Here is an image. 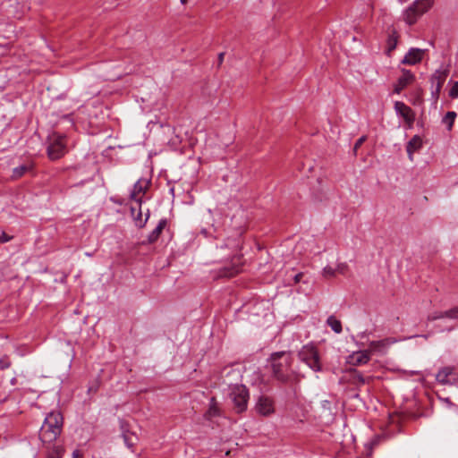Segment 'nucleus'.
<instances>
[{"label":"nucleus","instance_id":"obj_19","mask_svg":"<svg viewBox=\"0 0 458 458\" xmlns=\"http://www.w3.org/2000/svg\"><path fill=\"white\" fill-rule=\"evenodd\" d=\"M167 225V220L165 218L161 219L157 227L148 234V243H154L157 241L160 234L162 233L163 230Z\"/></svg>","mask_w":458,"mask_h":458},{"label":"nucleus","instance_id":"obj_17","mask_svg":"<svg viewBox=\"0 0 458 458\" xmlns=\"http://www.w3.org/2000/svg\"><path fill=\"white\" fill-rule=\"evenodd\" d=\"M444 318H458V307L453 308L446 311H436L430 314L428 319L434 321Z\"/></svg>","mask_w":458,"mask_h":458},{"label":"nucleus","instance_id":"obj_24","mask_svg":"<svg viewBox=\"0 0 458 458\" xmlns=\"http://www.w3.org/2000/svg\"><path fill=\"white\" fill-rule=\"evenodd\" d=\"M457 114L454 111H448L442 119V123L446 126V128L450 131L454 125V120Z\"/></svg>","mask_w":458,"mask_h":458},{"label":"nucleus","instance_id":"obj_33","mask_svg":"<svg viewBox=\"0 0 458 458\" xmlns=\"http://www.w3.org/2000/svg\"><path fill=\"white\" fill-rule=\"evenodd\" d=\"M11 240V237L8 236L6 233H3L0 234V243L7 242Z\"/></svg>","mask_w":458,"mask_h":458},{"label":"nucleus","instance_id":"obj_35","mask_svg":"<svg viewBox=\"0 0 458 458\" xmlns=\"http://www.w3.org/2000/svg\"><path fill=\"white\" fill-rule=\"evenodd\" d=\"M72 458H81V454L79 450H74L72 453Z\"/></svg>","mask_w":458,"mask_h":458},{"label":"nucleus","instance_id":"obj_38","mask_svg":"<svg viewBox=\"0 0 458 458\" xmlns=\"http://www.w3.org/2000/svg\"><path fill=\"white\" fill-rule=\"evenodd\" d=\"M357 378H358V380H359L360 382H361L362 384H364V383H365V379H364V377H362V375H360H360H358Z\"/></svg>","mask_w":458,"mask_h":458},{"label":"nucleus","instance_id":"obj_12","mask_svg":"<svg viewBox=\"0 0 458 458\" xmlns=\"http://www.w3.org/2000/svg\"><path fill=\"white\" fill-rule=\"evenodd\" d=\"M396 342L397 340L393 337H387L378 341H371L369 344L368 350L369 351L370 354H384L386 352L388 348Z\"/></svg>","mask_w":458,"mask_h":458},{"label":"nucleus","instance_id":"obj_3","mask_svg":"<svg viewBox=\"0 0 458 458\" xmlns=\"http://www.w3.org/2000/svg\"><path fill=\"white\" fill-rule=\"evenodd\" d=\"M229 395L236 412L241 413L247 410L250 394L244 385L236 383L230 386Z\"/></svg>","mask_w":458,"mask_h":458},{"label":"nucleus","instance_id":"obj_1","mask_svg":"<svg viewBox=\"0 0 458 458\" xmlns=\"http://www.w3.org/2000/svg\"><path fill=\"white\" fill-rule=\"evenodd\" d=\"M63 416L59 411H51L45 418L39 430V437L43 443H53L62 432Z\"/></svg>","mask_w":458,"mask_h":458},{"label":"nucleus","instance_id":"obj_22","mask_svg":"<svg viewBox=\"0 0 458 458\" xmlns=\"http://www.w3.org/2000/svg\"><path fill=\"white\" fill-rule=\"evenodd\" d=\"M220 415V410L215 397L210 399L209 408L206 412L207 419H212Z\"/></svg>","mask_w":458,"mask_h":458},{"label":"nucleus","instance_id":"obj_7","mask_svg":"<svg viewBox=\"0 0 458 458\" xmlns=\"http://www.w3.org/2000/svg\"><path fill=\"white\" fill-rule=\"evenodd\" d=\"M448 74L449 71L447 69H438L431 76V96L435 102H437L439 98L440 91Z\"/></svg>","mask_w":458,"mask_h":458},{"label":"nucleus","instance_id":"obj_18","mask_svg":"<svg viewBox=\"0 0 458 458\" xmlns=\"http://www.w3.org/2000/svg\"><path fill=\"white\" fill-rule=\"evenodd\" d=\"M231 376L235 377V379H238L241 377L240 370L233 369V367H226L221 372V377L224 380L223 383L227 385L229 387L234 385L229 379V377Z\"/></svg>","mask_w":458,"mask_h":458},{"label":"nucleus","instance_id":"obj_14","mask_svg":"<svg viewBox=\"0 0 458 458\" xmlns=\"http://www.w3.org/2000/svg\"><path fill=\"white\" fill-rule=\"evenodd\" d=\"M394 110L396 114L403 117L405 123H407L409 125L413 123L415 119L414 112L406 104L401 101H396L394 103Z\"/></svg>","mask_w":458,"mask_h":458},{"label":"nucleus","instance_id":"obj_5","mask_svg":"<svg viewBox=\"0 0 458 458\" xmlns=\"http://www.w3.org/2000/svg\"><path fill=\"white\" fill-rule=\"evenodd\" d=\"M433 4V0H416L403 13V20L409 25L414 24L418 19Z\"/></svg>","mask_w":458,"mask_h":458},{"label":"nucleus","instance_id":"obj_8","mask_svg":"<svg viewBox=\"0 0 458 458\" xmlns=\"http://www.w3.org/2000/svg\"><path fill=\"white\" fill-rule=\"evenodd\" d=\"M255 411L264 417H268L275 413V402L270 396L261 394L257 398Z\"/></svg>","mask_w":458,"mask_h":458},{"label":"nucleus","instance_id":"obj_20","mask_svg":"<svg viewBox=\"0 0 458 458\" xmlns=\"http://www.w3.org/2000/svg\"><path fill=\"white\" fill-rule=\"evenodd\" d=\"M131 213L133 216V219H134V222H135V225L140 227V228H142L145 226L148 217H149V213L148 212L145 216V218L142 217V212L140 210V206H139V209L137 210L135 208H131Z\"/></svg>","mask_w":458,"mask_h":458},{"label":"nucleus","instance_id":"obj_10","mask_svg":"<svg viewBox=\"0 0 458 458\" xmlns=\"http://www.w3.org/2000/svg\"><path fill=\"white\" fill-rule=\"evenodd\" d=\"M242 257L233 256L231 264L218 270V277H233L242 271Z\"/></svg>","mask_w":458,"mask_h":458},{"label":"nucleus","instance_id":"obj_39","mask_svg":"<svg viewBox=\"0 0 458 458\" xmlns=\"http://www.w3.org/2000/svg\"><path fill=\"white\" fill-rule=\"evenodd\" d=\"M182 4H185L188 0H180Z\"/></svg>","mask_w":458,"mask_h":458},{"label":"nucleus","instance_id":"obj_15","mask_svg":"<svg viewBox=\"0 0 458 458\" xmlns=\"http://www.w3.org/2000/svg\"><path fill=\"white\" fill-rule=\"evenodd\" d=\"M370 356L371 354L368 349L354 352L348 357V363L353 366H361L369 362V360H370Z\"/></svg>","mask_w":458,"mask_h":458},{"label":"nucleus","instance_id":"obj_26","mask_svg":"<svg viewBox=\"0 0 458 458\" xmlns=\"http://www.w3.org/2000/svg\"><path fill=\"white\" fill-rule=\"evenodd\" d=\"M397 43H398V35L395 31H393L391 34H389L388 39H387L388 52L393 51L396 47Z\"/></svg>","mask_w":458,"mask_h":458},{"label":"nucleus","instance_id":"obj_21","mask_svg":"<svg viewBox=\"0 0 458 458\" xmlns=\"http://www.w3.org/2000/svg\"><path fill=\"white\" fill-rule=\"evenodd\" d=\"M422 146V140L419 136H414L407 144L406 150L410 157V159H412V154L416 150L420 149Z\"/></svg>","mask_w":458,"mask_h":458},{"label":"nucleus","instance_id":"obj_11","mask_svg":"<svg viewBox=\"0 0 458 458\" xmlns=\"http://www.w3.org/2000/svg\"><path fill=\"white\" fill-rule=\"evenodd\" d=\"M436 379L442 385H452L458 381V374L453 367H444L437 373Z\"/></svg>","mask_w":458,"mask_h":458},{"label":"nucleus","instance_id":"obj_25","mask_svg":"<svg viewBox=\"0 0 458 458\" xmlns=\"http://www.w3.org/2000/svg\"><path fill=\"white\" fill-rule=\"evenodd\" d=\"M64 454V448L62 445H54L47 458H62Z\"/></svg>","mask_w":458,"mask_h":458},{"label":"nucleus","instance_id":"obj_6","mask_svg":"<svg viewBox=\"0 0 458 458\" xmlns=\"http://www.w3.org/2000/svg\"><path fill=\"white\" fill-rule=\"evenodd\" d=\"M66 153V138L58 133H52L48 137L47 156L52 160L62 157Z\"/></svg>","mask_w":458,"mask_h":458},{"label":"nucleus","instance_id":"obj_37","mask_svg":"<svg viewBox=\"0 0 458 458\" xmlns=\"http://www.w3.org/2000/svg\"><path fill=\"white\" fill-rule=\"evenodd\" d=\"M224 56H225V53H220L218 55V61H219V64H222L223 61H224Z\"/></svg>","mask_w":458,"mask_h":458},{"label":"nucleus","instance_id":"obj_40","mask_svg":"<svg viewBox=\"0 0 458 458\" xmlns=\"http://www.w3.org/2000/svg\"><path fill=\"white\" fill-rule=\"evenodd\" d=\"M124 441H125L126 443H128V441H129V439H128L127 436H125V435H124Z\"/></svg>","mask_w":458,"mask_h":458},{"label":"nucleus","instance_id":"obj_31","mask_svg":"<svg viewBox=\"0 0 458 458\" xmlns=\"http://www.w3.org/2000/svg\"><path fill=\"white\" fill-rule=\"evenodd\" d=\"M348 266L345 263L338 264L335 268V273L338 272L342 275H344L347 271Z\"/></svg>","mask_w":458,"mask_h":458},{"label":"nucleus","instance_id":"obj_4","mask_svg":"<svg viewBox=\"0 0 458 458\" xmlns=\"http://www.w3.org/2000/svg\"><path fill=\"white\" fill-rule=\"evenodd\" d=\"M299 359L315 372L322 370L318 349L312 344L304 345L298 353Z\"/></svg>","mask_w":458,"mask_h":458},{"label":"nucleus","instance_id":"obj_28","mask_svg":"<svg viewBox=\"0 0 458 458\" xmlns=\"http://www.w3.org/2000/svg\"><path fill=\"white\" fill-rule=\"evenodd\" d=\"M11 366V361L8 356H4L0 358V369H6Z\"/></svg>","mask_w":458,"mask_h":458},{"label":"nucleus","instance_id":"obj_9","mask_svg":"<svg viewBox=\"0 0 458 458\" xmlns=\"http://www.w3.org/2000/svg\"><path fill=\"white\" fill-rule=\"evenodd\" d=\"M150 185V181L145 178L139 179L133 185L130 193V199L141 206L142 197L145 195Z\"/></svg>","mask_w":458,"mask_h":458},{"label":"nucleus","instance_id":"obj_13","mask_svg":"<svg viewBox=\"0 0 458 458\" xmlns=\"http://www.w3.org/2000/svg\"><path fill=\"white\" fill-rule=\"evenodd\" d=\"M426 53L425 49L411 47L404 55L402 64L408 65H415L421 62Z\"/></svg>","mask_w":458,"mask_h":458},{"label":"nucleus","instance_id":"obj_36","mask_svg":"<svg viewBox=\"0 0 458 458\" xmlns=\"http://www.w3.org/2000/svg\"><path fill=\"white\" fill-rule=\"evenodd\" d=\"M227 246H230L231 248H233V249H237V248H238V246H239V243H238V242H230L227 244Z\"/></svg>","mask_w":458,"mask_h":458},{"label":"nucleus","instance_id":"obj_23","mask_svg":"<svg viewBox=\"0 0 458 458\" xmlns=\"http://www.w3.org/2000/svg\"><path fill=\"white\" fill-rule=\"evenodd\" d=\"M327 324L331 327V329L336 333V334H340L343 330L342 328V323L340 320H338L337 318H335L334 316H330L327 320Z\"/></svg>","mask_w":458,"mask_h":458},{"label":"nucleus","instance_id":"obj_34","mask_svg":"<svg viewBox=\"0 0 458 458\" xmlns=\"http://www.w3.org/2000/svg\"><path fill=\"white\" fill-rule=\"evenodd\" d=\"M302 277H303V273L296 274L293 277L294 284H298L301 280Z\"/></svg>","mask_w":458,"mask_h":458},{"label":"nucleus","instance_id":"obj_30","mask_svg":"<svg viewBox=\"0 0 458 458\" xmlns=\"http://www.w3.org/2000/svg\"><path fill=\"white\" fill-rule=\"evenodd\" d=\"M449 96L452 98H458V81H455L454 83V85L452 86L450 91H449Z\"/></svg>","mask_w":458,"mask_h":458},{"label":"nucleus","instance_id":"obj_2","mask_svg":"<svg viewBox=\"0 0 458 458\" xmlns=\"http://www.w3.org/2000/svg\"><path fill=\"white\" fill-rule=\"evenodd\" d=\"M273 376L280 382L286 383L291 379L292 358L284 352L271 355Z\"/></svg>","mask_w":458,"mask_h":458},{"label":"nucleus","instance_id":"obj_27","mask_svg":"<svg viewBox=\"0 0 458 458\" xmlns=\"http://www.w3.org/2000/svg\"><path fill=\"white\" fill-rule=\"evenodd\" d=\"M28 170H29V167L25 165L15 167L13 170L12 177L13 179H18V178L21 177Z\"/></svg>","mask_w":458,"mask_h":458},{"label":"nucleus","instance_id":"obj_29","mask_svg":"<svg viewBox=\"0 0 458 458\" xmlns=\"http://www.w3.org/2000/svg\"><path fill=\"white\" fill-rule=\"evenodd\" d=\"M323 275L326 277L335 276V268H333V267L327 266V267H324Z\"/></svg>","mask_w":458,"mask_h":458},{"label":"nucleus","instance_id":"obj_32","mask_svg":"<svg viewBox=\"0 0 458 458\" xmlns=\"http://www.w3.org/2000/svg\"><path fill=\"white\" fill-rule=\"evenodd\" d=\"M365 140H366V138L364 136H362L357 140V141L354 144V151H356L362 145V143L365 141Z\"/></svg>","mask_w":458,"mask_h":458},{"label":"nucleus","instance_id":"obj_16","mask_svg":"<svg viewBox=\"0 0 458 458\" xmlns=\"http://www.w3.org/2000/svg\"><path fill=\"white\" fill-rule=\"evenodd\" d=\"M402 76L398 79V81H397V84L395 85V88H394V92L395 93H400L405 87H407L408 85H410L415 79V76L414 74L409 71V70H405L403 69L402 71Z\"/></svg>","mask_w":458,"mask_h":458}]
</instances>
